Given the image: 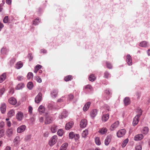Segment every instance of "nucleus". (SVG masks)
I'll return each mask as SVG.
<instances>
[{"mask_svg":"<svg viewBox=\"0 0 150 150\" xmlns=\"http://www.w3.org/2000/svg\"><path fill=\"white\" fill-rule=\"evenodd\" d=\"M26 127L24 125H22L18 127L17 129V132L21 133L23 132L25 129Z\"/></svg>","mask_w":150,"mask_h":150,"instance_id":"13","label":"nucleus"},{"mask_svg":"<svg viewBox=\"0 0 150 150\" xmlns=\"http://www.w3.org/2000/svg\"><path fill=\"white\" fill-rule=\"evenodd\" d=\"M42 94L40 92L39 93L35 98V103H38L42 100Z\"/></svg>","mask_w":150,"mask_h":150,"instance_id":"3","label":"nucleus"},{"mask_svg":"<svg viewBox=\"0 0 150 150\" xmlns=\"http://www.w3.org/2000/svg\"><path fill=\"white\" fill-rule=\"evenodd\" d=\"M58 94V91L56 89L53 90L51 93V96L52 98L56 97Z\"/></svg>","mask_w":150,"mask_h":150,"instance_id":"21","label":"nucleus"},{"mask_svg":"<svg viewBox=\"0 0 150 150\" xmlns=\"http://www.w3.org/2000/svg\"><path fill=\"white\" fill-rule=\"evenodd\" d=\"M74 125V123L73 122H70L66 124L65 128L67 130H68L71 129L73 126Z\"/></svg>","mask_w":150,"mask_h":150,"instance_id":"12","label":"nucleus"},{"mask_svg":"<svg viewBox=\"0 0 150 150\" xmlns=\"http://www.w3.org/2000/svg\"><path fill=\"white\" fill-rule=\"evenodd\" d=\"M68 98L70 100H71L74 98V96L73 95L70 94L68 95Z\"/></svg>","mask_w":150,"mask_h":150,"instance_id":"55","label":"nucleus"},{"mask_svg":"<svg viewBox=\"0 0 150 150\" xmlns=\"http://www.w3.org/2000/svg\"><path fill=\"white\" fill-rule=\"evenodd\" d=\"M106 64L107 68H108V69H110L112 68V65L109 62H107L106 63Z\"/></svg>","mask_w":150,"mask_h":150,"instance_id":"49","label":"nucleus"},{"mask_svg":"<svg viewBox=\"0 0 150 150\" xmlns=\"http://www.w3.org/2000/svg\"><path fill=\"white\" fill-rule=\"evenodd\" d=\"M6 74L4 73L1 75L0 77V83L4 81L6 78Z\"/></svg>","mask_w":150,"mask_h":150,"instance_id":"25","label":"nucleus"},{"mask_svg":"<svg viewBox=\"0 0 150 150\" xmlns=\"http://www.w3.org/2000/svg\"><path fill=\"white\" fill-rule=\"evenodd\" d=\"M7 125L8 127H10L11 125V123L10 121H7L6 122Z\"/></svg>","mask_w":150,"mask_h":150,"instance_id":"60","label":"nucleus"},{"mask_svg":"<svg viewBox=\"0 0 150 150\" xmlns=\"http://www.w3.org/2000/svg\"><path fill=\"white\" fill-rule=\"evenodd\" d=\"M143 138V135L142 134H139L135 136L134 139L135 141H138L142 140Z\"/></svg>","mask_w":150,"mask_h":150,"instance_id":"15","label":"nucleus"},{"mask_svg":"<svg viewBox=\"0 0 150 150\" xmlns=\"http://www.w3.org/2000/svg\"><path fill=\"white\" fill-rule=\"evenodd\" d=\"M126 133V130L125 129H121L117 132V135L119 137H120L124 136Z\"/></svg>","mask_w":150,"mask_h":150,"instance_id":"5","label":"nucleus"},{"mask_svg":"<svg viewBox=\"0 0 150 150\" xmlns=\"http://www.w3.org/2000/svg\"><path fill=\"white\" fill-rule=\"evenodd\" d=\"M88 134V131L87 130H84L82 133V136L85 137Z\"/></svg>","mask_w":150,"mask_h":150,"instance_id":"44","label":"nucleus"},{"mask_svg":"<svg viewBox=\"0 0 150 150\" xmlns=\"http://www.w3.org/2000/svg\"><path fill=\"white\" fill-rule=\"evenodd\" d=\"M135 149L136 150H141L142 146L140 145H137Z\"/></svg>","mask_w":150,"mask_h":150,"instance_id":"53","label":"nucleus"},{"mask_svg":"<svg viewBox=\"0 0 150 150\" xmlns=\"http://www.w3.org/2000/svg\"><path fill=\"white\" fill-rule=\"evenodd\" d=\"M11 147L10 146H7L5 149L4 150H11Z\"/></svg>","mask_w":150,"mask_h":150,"instance_id":"64","label":"nucleus"},{"mask_svg":"<svg viewBox=\"0 0 150 150\" xmlns=\"http://www.w3.org/2000/svg\"><path fill=\"white\" fill-rule=\"evenodd\" d=\"M4 130L3 129H0V138L3 137L4 135Z\"/></svg>","mask_w":150,"mask_h":150,"instance_id":"46","label":"nucleus"},{"mask_svg":"<svg viewBox=\"0 0 150 150\" xmlns=\"http://www.w3.org/2000/svg\"><path fill=\"white\" fill-rule=\"evenodd\" d=\"M6 106L5 103H2L0 107L2 113H4L6 110Z\"/></svg>","mask_w":150,"mask_h":150,"instance_id":"14","label":"nucleus"},{"mask_svg":"<svg viewBox=\"0 0 150 150\" xmlns=\"http://www.w3.org/2000/svg\"><path fill=\"white\" fill-rule=\"evenodd\" d=\"M73 79L72 76L71 75H68L64 78V80L66 81H68L71 80Z\"/></svg>","mask_w":150,"mask_h":150,"instance_id":"33","label":"nucleus"},{"mask_svg":"<svg viewBox=\"0 0 150 150\" xmlns=\"http://www.w3.org/2000/svg\"><path fill=\"white\" fill-rule=\"evenodd\" d=\"M95 142L96 144L98 145H99L101 144V142L99 138L98 137H96L95 139Z\"/></svg>","mask_w":150,"mask_h":150,"instance_id":"45","label":"nucleus"},{"mask_svg":"<svg viewBox=\"0 0 150 150\" xmlns=\"http://www.w3.org/2000/svg\"><path fill=\"white\" fill-rule=\"evenodd\" d=\"M8 52L7 49L4 47H3L1 50V53L3 54H6Z\"/></svg>","mask_w":150,"mask_h":150,"instance_id":"38","label":"nucleus"},{"mask_svg":"<svg viewBox=\"0 0 150 150\" xmlns=\"http://www.w3.org/2000/svg\"><path fill=\"white\" fill-rule=\"evenodd\" d=\"M139 46L143 47H146L148 46V44L146 42L143 41L139 44Z\"/></svg>","mask_w":150,"mask_h":150,"instance_id":"31","label":"nucleus"},{"mask_svg":"<svg viewBox=\"0 0 150 150\" xmlns=\"http://www.w3.org/2000/svg\"><path fill=\"white\" fill-rule=\"evenodd\" d=\"M14 110L13 109L10 110L8 113V117H11L15 115Z\"/></svg>","mask_w":150,"mask_h":150,"instance_id":"24","label":"nucleus"},{"mask_svg":"<svg viewBox=\"0 0 150 150\" xmlns=\"http://www.w3.org/2000/svg\"><path fill=\"white\" fill-rule=\"evenodd\" d=\"M13 130L12 128L8 129L6 131V133L7 137H11L13 134Z\"/></svg>","mask_w":150,"mask_h":150,"instance_id":"4","label":"nucleus"},{"mask_svg":"<svg viewBox=\"0 0 150 150\" xmlns=\"http://www.w3.org/2000/svg\"><path fill=\"white\" fill-rule=\"evenodd\" d=\"M68 146V144L67 143L63 144L61 146L60 150H66Z\"/></svg>","mask_w":150,"mask_h":150,"instance_id":"30","label":"nucleus"},{"mask_svg":"<svg viewBox=\"0 0 150 150\" xmlns=\"http://www.w3.org/2000/svg\"><path fill=\"white\" fill-rule=\"evenodd\" d=\"M8 102L10 104L12 105H15L17 103L16 100L13 97L11 98L8 100Z\"/></svg>","mask_w":150,"mask_h":150,"instance_id":"18","label":"nucleus"},{"mask_svg":"<svg viewBox=\"0 0 150 150\" xmlns=\"http://www.w3.org/2000/svg\"><path fill=\"white\" fill-rule=\"evenodd\" d=\"M87 124V121L86 119L82 120L80 122V126L82 128L86 127Z\"/></svg>","mask_w":150,"mask_h":150,"instance_id":"6","label":"nucleus"},{"mask_svg":"<svg viewBox=\"0 0 150 150\" xmlns=\"http://www.w3.org/2000/svg\"><path fill=\"white\" fill-rule=\"evenodd\" d=\"M40 51L43 54H45L47 52V50L44 49L41 50Z\"/></svg>","mask_w":150,"mask_h":150,"instance_id":"56","label":"nucleus"},{"mask_svg":"<svg viewBox=\"0 0 150 150\" xmlns=\"http://www.w3.org/2000/svg\"><path fill=\"white\" fill-rule=\"evenodd\" d=\"M84 89L87 90L91 91L93 89V88L90 85H87L85 86Z\"/></svg>","mask_w":150,"mask_h":150,"instance_id":"37","label":"nucleus"},{"mask_svg":"<svg viewBox=\"0 0 150 150\" xmlns=\"http://www.w3.org/2000/svg\"><path fill=\"white\" fill-rule=\"evenodd\" d=\"M38 110L40 114H42V113H43L45 112V108L42 105H40L38 108Z\"/></svg>","mask_w":150,"mask_h":150,"instance_id":"23","label":"nucleus"},{"mask_svg":"<svg viewBox=\"0 0 150 150\" xmlns=\"http://www.w3.org/2000/svg\"><path fill=\"white\" fill-rule=\"evenodd\" d=\"M23 66V64L22 62H20L17 63L15 67L18 69H20Z\"/></svg>","mask_w":150,"mask_h":150,"instance_id":"27","label":"nucleus"},{"mask_svg":"<svg viewBox=\"0 0 150 150\" xmlns=\"http://www.w3.org/2000/svg\"><path fill=\"white\" fill-rule=\"evenodd\" d=\"M149 132V128L147 127H145L143 129L142 133L144 134H146Z\"/></svg>","mask_w":150,"mask_h":150,"instance_id":"34","label":"nucleus"},{"mask_svg":"<svg viewBox=\"0 0 150 150\" xmlns=\"http://www.w3.org/2000/svg\"><path fill=\"white\" fill-rule=\"evenodd\" d=\"M24 84L23 83H20L18 84L16 88V90H19L22 89L24 87Z\"/></svg>","mask_w":150,"mask_h":150,"instance_id":"28","label":"nucleus"},{"mask_svg":"<svg viewBox=\"0 0 150 150\" xmlns=\"http://www.w3.org/2000/svg\"><path fill=\"white\" fill-rule=\"evenodd\" d=\"M124 103L126 105H129L130 103V100L129 97H126L124 100Z\"/></svg>","mask_w":150,"mask_h":150,"instance_id":"26","label":"nucleus"},{"mask_svg":"<svg viewBox=\"0 0 150 150\" xmlns=\"http://www.w3.org/2000/svg\"><path fill=\"white\" fill-rule=\"evenodd\" d=\"M40 22V20L39 18H37L33 21V24L35 25H37Z\"/></svg>","mask_w":150,"mask_h":150,"instance_id":"40","label":"nucleus"},{"mask_svg":"<svg viewBox=\"0 0 150 150\" xmlns=\"http://www.w3.org/2000/svg\"><path fill=\"white\" fill-rule=\"evenodd\" d=\"M3 22L4 23H7L8 22V17L7 16H5L3 20Z\"/></svg>","mask_w":150,"mask_h":150,"instance_id":"51","label":"nucleus"},{"mask_svg":"<svg viewBox=\"0 0 150 150\" xmlns=\"http://www.w3.org/2000/svg\"><path fill=\"white\" fill-rule=\"evenodd\" d=\"M97 114V110H92L91 112V115L92 117H94Z\"/></svg>","mask_w":150,"mask_h":150,"instance_id":"36","label":"nucleus"},{"mask_svg":"<svg viewBox=\"0 0 150 150\" xmlns=\"http://www.w3.org/2000/svg\"><path fill=\"white\" fill-rule=\"evenodd\" d=\"M68 115L67 112L65 110H64L59 116L60 119H63L66 117Z\"/></svg>","mask_w":150,"mask_h":150,"instance_id":"20","label":"nucleus"},{"mask_svg":"<svg viewBox=\"0 0 150 150\" xmlns=\"http://www.w3.org/2000/svg\"><path fill=\"white\" fill-rule=\"evenodd\" d=\"M57 133L59 136H62L64 133V131L62 129H59L58 130Z\"/></svg>","mask_w":150,"mask_h":150,"instance_id":"39","label":"nucleus"},{"mask_svg":"<svg viewBox=\"0 0 150 150\" xmlns=\"http://www.w3.org/2000/svg\"><path fill=\"white\" fill-rule=\"evenodd\" d=\"M5 89L4 88L1 89L0 90V94L2 95L4 92Z\"/></svg>","mask_w":150,"mask_h":150,"instance_id":"58","label":"nucleus"},{"mask_svg":"<svg viewBox=\"0 0 150 150\" xmlns=\"http://www.w3.org/2000/svg\"><path fill=\"white\" fill-rule=\"evenodd\" d=\"M118 122H116L111 125L110 127V129H111V130L112 131L114 130L118 126Z\"/></svg>","mask_w":150,"mask_h":150,"instance_id":"16","label":"nucleus"},{"mask_svg":"<svg viewBox=\"0 0 150 150\" xmlns=\"http://www.w3.org/2000/svg\"><path fill=\"white\" fill-rule=\"evenodd\" d=\"M33 110V108L32 107L29 106L28 107V111L30 113H32Z\"/></svg>","mask_w":150,"mask_h":150,"instance_id":"59","label":"nucleus"},{"mask_svg":"<svg viewBox=\"0 0 150 150\" xmlns=\"http://www.w3.org/2000/svg\"><path fill=\"white\" fill-rule=\"evenodd\" d=\"M20 141V137L18 136H16L14 139L13 141L14 145L15 146H17Z\"/></svg>","mask_w":150,"mask_h":150,"instance_id":"8","label":"nucleus"},{"mask_svg":"<svg viewBox=\"0 0 150 150\" xmlns=\"http://www.w3.org/2000/svg\"><path fill=\"white\" fill-rule=\"evenodd\" d=\"M57 137L56 135L53 136L50 139L49 144L50 146L54 145L57 141Z\"/></svg>","mask_w":150,"mask_h":150,"instance_id":"2","label":"nucleus"},{"mask_svg":"<svg viewBox=\"0 0 150 150\" xmlns=\"http://www.w3.org/2000/svg\"><path fill=\"white\" fill-rule=\"evenodd\" d=\"M42 67V66L39 64L37 65L35 67L34 70V72L35 73H37L39 69H41Z\"/></svg>","mask_w":150,"mask_h":150,"instance_id":"35","label":"nucleus"},{"mask_svg":"<svg viewBox=\"0 0 150 150\" xmlns=\"http://www.w3.org/2000/svg\"><path fill=\"white\" fill-rule=\"evenodd\" d=\"M52 121V118L49 116L46 115V118L45 121V124H49L51 123Z\"/></svg>","mask_w":150,"mask_h":150,"instance_id":"9","label":"nucleus"},{"mask_svg":"<svg viewBox=\"0 0 150 150\" xmlns=\"http://www.w3.org/2000/svg\"><path fill=\"white\" fill-rule=\"evenodd\" d=\"M16 117L18 120L21 121L23 117V114L22 112H19L17 114Z\"/></svg>","mask_w":150,"mask_h":150,"instance_id":"7","label":"nucleus"},{"mask_svg":"<svg viewBox=\"0 0 150 150\" xmlns=\"http://www.w3.org/2000/svg\"><path fill=\"white\" fill-rule=\"evenodd\" d=\"M28 57L29 58L30 60H31L33 58V56L31 53H29L28 54Z\"/></svg>","mask_w":150,"mask_h":150,"instance_id":"54","label":"nucleus"},{"mask_svg":"<svg viewBox=\"0 0 150 150\" xmlns=\"http://www.w3.org/2000/svg\"><path fill=\"white\" fill-rule=\"evenodd\" d=\"M35 78L38 82L39 83H41L42 82V79L39 76H35Z\"/></svg>","mask_w":150,"mask_h":150,"instance_id":"50","label":"nucleus"},{"mask_svg":"<svg viewBox=\"0 0 150 150\" xmlns=\"http://www.w3.org/2000/svg\"><path fill=\"white\" fill-rule=\"evenodd\" d=\"M4 123L3 122H1L0 123V129H2V128L4 126Z\"/></svg>","mask_w":150,"mask_h":150,"instance_id":"57","label":"nucleus"},{"mask_svg":"<svg viewBox=\"0 0 150 150\" xmlns=\"http://www.w3.org/2000/svg\"><path fill=\"white\" fill-rule=\"evenodd\" d=\"M6 3L8 4H10L11 3V0H6Z\"/></svg>","mask_w":150,"mask_h":150,"instance_id":"62","label":"nucleus"},{"mask_svg":"<svg viewBox=\"0 0 150 150\" xmlns=\"http://www.w3.org/2000/svg\"><path fill=\"white\" fill-rule=\"evenodd\" d=\"M96 79V77L94 74H91L89 76L88 79L91 81H93Z\"/></svg>","mask_w":150,"mask_h":150,"instance_id":"32","label":"nucleus"},{"mask_svg":"<svg viewBox=\"0 0 150 150\" xmlns=\"http://www.w3.org/2000/svg\"><path fill=\"white\" fill-rule=\"evenodd\" d=\"M110 75V74L108 71H106L105 72L104 74V77L105 78L108 79Z\"/></svg>","mask_w":150,"mask_h":150,"instance_id":"47","label":"nucleus"},{"mask_svg":"<svg viewBox=\"0 0 150 150\" xmlns=\"http://www.w3.org/2000/svg\"><path fill=\"white\" fill-rule=\"evenodd\" d=\"M110 92L109 90H106L105 91V93L107 95H109L110 94Z\"/></svg>","mask_w":150,"mask_h":150,"instance_id":"61","label":"nucleus"},{"mask_svg":"<svg viewBox=\"0 0 150 150\" xmlns=\"http://www.w3.org/2000/svg\"><path fill=\"white\" fill-rule=\"evenodd\" d=\"M58 129V126L57 125H53L51 127V131L53 133H55L57 132Z\"/></svg>","mask_w":150,"mask_h":150,"instance_id":"19","label":"nucleus"},{"mask_svg":"<svg viewBox=\"0 0 150 150\" xmlns=\"http://www.w3.org/2000/svg\"><path fill=\"white\" fill-rule=\"evenodd\" d=\"M111 138L110 135H109L107 136L105 140V144L107 146L109 144L111 140Z\"/></svg>","mask_w":150,"mask_h":150,"instance_id":"10","label":"nucleus"},{"mask_svg":"<svg viewBox=\"0 0 150 150\" xmlns=\"http://www.w3.org/2000/svg\"><path fill=\"white\" fill-rule=\"evenodd\" d=\"M75 136V134L73 132H71L69 134V137L70 139H73Z\"/></svg>","mask_w":150,"mask_h":150,"instance_id":"48","label":"nucleus"},{"mask_svg":"<svg viewBox=\"0 0 150 150\" xmlns=\"http://www.w3.org/2000/svg\"><path fill=\"white\" fill-rule=\"evenodd\" d=\"M107 131V129L106 128H103L100 129L99 131V132L102 134H105Z\"/></svg>","mask_w":150,"mask_h":150,"instance_id":"22","label":"nucleus"},{"mask_svg":"<svg viewBox=\"0 0 150 150\" xmlns=\"http://www.w3.org/2000/svg\"><path fill=\"white\" fill-rule=\"evenodd\" d=\"M91 104V103L90 102H87L83 107V111L85 112L87 111L88 109Z\"/></svg>","mask_w":150,"mask_h":150,"instance_id":"17","label":"nucleus"},{"mask_svg":"<svg viewBox=\"0 0 150 150\" xmlns=\"http://www.w3.org/2000/svg\"><path fill=\"white\" fill-rule=\"evenodd\" d=\"M33 77V74L31 72H29L27 75V78L28 79H32Z\"/></svg>","mask_w":150,"mask_h":150,"instance_id":"41","label":"nucleus"},{"mask_svg":"<svg viewBox=\"0 0 150 150\" xmlns=\"http://www.w3.org/2000/svg\"><path fill=\"white\" fill-rule=\"evenodd\" d=\"M109 115L107 114L104 115L102 117V120L103 121L105 122L109 119Z\"/></svg>","mask_w":150,"mask_h":150,"instance_id":"29","label":"nucleus"},{"mask_svg":"<svg viewBox=\"0 0 150 150\" xmlns=\"http://www.w3.org/2000/svg\"><path fill=\"white\" fill-rule=\"evenodd\" d=\"M126 62L129 65L132 64V59L131 57L129 54L127 55L126 56Z\"/></svg>","mask_w":150,"mask_h":150,"instance_id":"11","label":"nucleus"},{"mask_svg":"<svg viewBox=\"0 0 150 150\" xmlns=\"http://www.w3.org/2000/svg\"><path fill=\"white\" fill-rule=\"evenodd\" d=\"M27 86L29 89H31L33 87V83L32 82H29L27 85Z\"/></svg>","mask_w":150,"mask_h":150,"instance_id":"43","label":"nucleus"},{"mask_svg":"<svg viewBox=\"0 0 150 150\" xmlns=\"http://www.w3.org/2000/svg\"><path fill=\"white\" fill-rule=\"evenodd\" d=\"M142 114V111L140 109L139 113L138 115H137L134 118L132 122L134 126H136L138 123L139 120V117Z\"/></svg>","mask_w":150,"mask_h":150,"instance_id":"1","label":"nucleus"},{"mask_svg":"<svg viewBox=\"0 0 150 150\" xmlns=\"http://www.w3.org/2000/svg\"><path fill=\"white\" fill-rule=\"evenodd\" d=\"M23 79V77L22 76H19L17 78V79L19 81H21Z\"/></svg>","mask_w":150,"mask_h":150,"instance_id":"52","label":"nucleus"},{"mask_svg":"<svg viewBox=\"0 0 150 150\" xmlns=\"http://www.w3.org/2000/svg\"><path fill=\"white\" fill-rule=\"evenodd\" d=\"M63 99H62V98H60L58 100H57V102L59 103H62L63 102Z\"/></svg>","mask_w":150,"mask_h":150,"instance_id":"63","label":"nucleus"},{"mask_svg":"<svg viewBox=\"0 0 150 150\" xmlns=\"http://www.w3.org/2000/svg\"><path fill=\"white\" fill-rule=\"evenodd\" d=\"M128 142V139H125L123 142L122 143V147H125L126 145L127 144V143Z\"/></svg>","mask_w":150,"mask_h":150,"instance_id":"42","label":"nucleus"}]
</instances>
